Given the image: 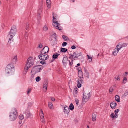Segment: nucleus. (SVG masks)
Wrapping results in <instances>:
<instances>
[{
  "instance_id": "nucleus-29",
  "label": "nucleus",
  "mask_w": 128,
  "mask_h": 128,
  "mask_svg": "<svg viewBox=\"0 0 128 128\" xmlns=\"http://www.w3.org/2000/svg\"><path fill=\"white\" fill-rule=\"evenodd\" d=\"M69 108L70 110H72L74 108V106L72 103H71L69 106Z\"/></svg>"
},
{
  "instance_id": "nucleus-26",
  "label": "nucleus",
  "mask_w": 128,
  "mask_h": 128,
  "mask_svg": "<svg viewBox=\"0 0 128 128\" xmlns=\"http://www.w3.org/2000/svg\"><path fill=\"white\" fill-rule=\"evenodd\" d=\"M78 88H76V89L74 91H73V94L74 95V96L75 97H76V95L77 93L78 92L77 91L76 89H77Z\"/></svg>"
},
{
  "instance_id": "nucleus-31",
  "label": "nucleus",
  "mask_w": 128,
  "mask_h": 128,
  "mask_svg": "<svg viewBox=\"0 0 128 128\" xmlns=\"http://www.w3.org/2000/svg\"><path fill=\"white\" fill-rule=\"evenodd\" d=\"M82 78H79L78 79V80L77 81V83H81L83 82V80L82 79Z\"/></svg>"
},
{
  "instance_id": "nucleus-6",
  "label": "nucleus",
  "mask_w": 128,
  "mask_h": 128,
  "mask_svg": "<svg viewBox=\"0 0 128 128\" xmlns=\"http://www.w3.org/2000/svg\"><path fill=\"white\" fill-rule=\"evenodd\" d=\"M42 66L40 65H38L36 66H34L31 70V72H33L34 74L40 72V70H42Z\"/></svg>"
},
{
  "instance_id": "nucleus-37",
  "label": "nucleus",
  "mask_w": 128,
  "mask_h": 128,
  "mask_svg": "<svg viewBox=\"0 0 128 128\" xmlns=\"http://www.w3.org/2000/svg\"><path fill=\"white\" fill-rule=\"evenodd\" d=\"M87 56L88 57V59L89 60V62H91L92 61V58L90 56H89L88 55H87Z\"/></svg>"
},
{
  "instance_id": "nucleus-40",
  "label": "nucleus",
  "mask_w": 128,
  "mask_h": 128,
  "mask_svg": "<svg viewBox=\"0 0 128 128\" xmlns=\"http://www.w3.org/2000/svg\"><path fill=\"white\" fill-rule=\"evenodd\" d=\"M127 78L126 77H124V79L123 80V82L124 84L126 82Z\"/></svg>"
},
{
  "instance_id": "nucleus-56",
  "label": "nucleus",
  "mask_w": 128,
  "mask_h": 128,
  "mask_svg": "<svg viewBox=\"0 0 128 128\" xmlns=\"http://www.w3.org/2000/svg\"><path fill=\"white\" fill-rule=\"evenodd\" d=\"M47 7L48 8H50V4H47Z\"/></svg>"
},
{
  "instance_id": "nucleus-59",
  "label": "nucleus",
  "mask_w": 128,
  "mask_h": 128,
  "mask_svg": "<svg viewBox=\"0 0 128 128\" xmlns=\"http://www.w3.org/2000/svg\"><path fill=\"white\" fill-rule=\"evenodd\" d=\"M34 76V75H33V74H32V76H31L32 78H33Z\"/></svg>"
},
{
  "instance_id": "nucleus-2",
  "label": "nucleus",
  "mask_w": 128,
  "mask_h": 128,
  "mask_svg": "<svg viewBox=\"0 0 128 128\" xmlns=\"http://www.w3.org/2000/svg\"><path fill=\"white\" fill-rule=\"evenodd\" d=\"M18 115V112L16 109L15 108H14L12 110V112L10 113V120L12 121L16 119Z\"/></svg>"
},
{
  "instance_id": "nucleus-8",
  "label": "nucleus",
  "mask_w": 128,
  "mask_h": 128,
  "mask_svg": "<svg viewBox=\"0 0 128 128\" xmlns=\"http://www.w3.org/2000/svg\"><path fill=\"white\" fill-rule=\"evenodd\" d=\"M39 59L42 60H46L48 59L49 56L47 54H41L38 56Z\"/></svg>"
},
{
  "instance_id": "nucleus-27",
  "label": "nucleus",
  "mask_w": 128,
  "mask_h": 128,
  "mask_svg": "<svg viewBox=\"0 0 128 128\" xmlns=\"http://www.w3.org/2000/svg\"><path fill=\"white\" fill-rule=\"evenodd\" d=\"M48 106L49 108L51 109H52L53 108L52 104L51 102H48Z\"/></svg>"
},
{
  "instance_id": "nucleus-3",
  "label": "nucleus",
  "mask_w": 128,
  "mask_h": 128,
  "mask_svg": "<svg viewBox=\"0 0 128 128\" xmlns=\"http://www.w3.org/2000/svg\"><path fill=\"white\" fill-rule=\"evenodd\" d=\"M53 13L52 14L53 19L52 21L53 23L52 25L53 26L55 27L57 29L59 30H62V28L61 27H59V26L60 25V24L58 23L57 21H54L56 19V18H55L56 17L57 15L56 14H54L53 12Z\"/></svg>"
},
{
  "instance_id": "nucleus-22",
  "label": "nucleus",
  "mask_w": 128,
  "mask_h": 128,
  "mask_svg": "<svg viewBox=\"0 0 128 128\" xmlns=\"http://www.w3.org/2000/svg\"><path fill=\"white\" fill-rule=\"evenodd\" d=\"M60 55V54H59L56 53L52 55V57L54 59H55L56 58L58 57V56Z\"/></svg>"
},
{
  "instance_id": "nucleus-1",
  "label": "nucleus",
  "mask_w": 128,
  "mask_h": 128,
  "mask_svg": "<svg viewBox=\"0 0 128 128\" xmlns=\"http://www.w3.org/2000/svg\"><path fill=\"white\" fill-rule=\"evenodd\" d=\"M16 26H12L10 30L9 34L7 36V38H8L9 40L8 43L10 44L11 43V40L13 36H14L16 33Z\"/></svg>"
},
{
  "instance_id": "nucleus-19",
  "label": "nucleus",
  "mask_w": 128,
  "mask_h": 128,
  "mask_svg": "<svg viewBox=\"0 0 128 128\" xmlns=\"http://www.w3.org/2000/svg\"><path fill=\"white\" fill-rule=\"evenodd\" d=\"M84 70L85 72V76L87 77L88 78H89V73L87 71L86 69L84 68Z\"/></svg>"
},
{
  "instance_id": "nucleus-13",
  "label": "nucleus",
  "mask_w": 128,
  "mask_h": 128,
  "mask_svg": "<svg viewBox=\"0 0 128 128\" xmlns=\"http://www.w3.org/2000/svg\"><path fill=\"white\" fill-rule=\"evenodd\" d=\"M116 103L115 102H110V106L112 108L114 109L116 107Z\"/></svg>"
},
{
  "instance_id": "nucleus-54",
  "label": "nucleus",
  "mask_w": 128,
  "mask_h": 128,
  "mask_svg": "<svg viewBox=\"0 0 128 128\" xmlns=\"http://www.w3.org/2000/svg\"><path fill=\"white\" fill-rule=\"evenodd\" d=\"M51 99L52 101H54L55 100V98H51Z\"/></svg>"
},
{
  "instance_id": "nucleus-55",
  "label": "nucleus",
  "mask_w": 128,
  "mask_h": 128,
  "mask_svg": "<svg viewBox=\"0 0 128 128\" xmlns=\"http://www.w3.org/2000/svg\"><path fill=\"white\" fill-rule=\"evenodd\" d=\"M28 35V34H27L26 33V34L25 35V38H26V37H27Z\"/></svg>"
},
{
  "instance_id": "nucleus-63",
  "label": "nucleus",
  "mask_w": 128,
  "mask_h": 128,
  "mask_svg": "<svg viewBox=\"0 0 128 128\" xmlns=\"http://www.w3.org/2000/svg\"><path fill=\"white\" fill-rule=\"evenodd\" d=\"M75 0H72V2H74L75 1Z\"/></svg>"
},
{
  "instance_id": "nucleus-30",
  "label": "nucleus",
  "mask_w": 128,
  "mask_h": 128,
  "mask_svg": "<svg viewBox=\"0 0 128 128\" xmlns=\"http://www.w3.org/2000/svg\"><path fill=\"white\" fill-rule=\"evenodd\" d=\"M68 50L67 49L64 48H60V51L62 52H66Z\"/></svg>"
},
{
  "instance_id": "nucleus-57",
  "label": "nucleus",
  "mask_w": 128,
  "mask_h": 128,
  "mask_svg": "<svg viewBox=\"0 0 128 128\" xmlns=\"http://www.w3.org/2000/svg\"><path fill=\"white\" fill-rule=\"evenodd\" d=\"M38 17L39 18H40V14H38Z\"/></svg>"
},
{
  "instance_id": "nucleus-24",
  "label": "nucleus",
  "mask_w": 128,
  "mask_h": 128,
  "mask_svg": "<svg viewBox=\"0 0 128 128\" xmlns=\"http://www.w3.org/2000/svg\"><path fill=\"white\" fill-rule=\"evenodd\" d=\"M115 100L118 102H120V97L118 95H116L115 96Z\"/></svg>"
},
{
  "instance_id": "nucleus-4",
  "label": "nucleus",
  "mask_w": 128,
  "mask_h": 128,
  "mask_svg": "<svg viewBox=\"0 0 128 128\" xmlns=\"http://www.w3.org/2000/svg\"><path fill=\"white\" fill-rule=\"evenodd\" d=\"M14 68V64L12 63L8 64L6 68L5 72L8 74H12V70Z\"/></svg>"
},
{
  "instance_id": "nucleus-15",
  "label": "nucleus",
  "mask_w": 128,
  "mask_h": 128,
  "mask_svg": "<svg viewBox=\"0 0 128 128\" xmlns=\"http://www.w3.org/2000/svg\"><path fill=\"white\" fill-rule=\"evenodd\" d=\"M41 112L40 114V118H41V119L42 121V122H43V120H44V114L43 112H42V110H41Z\"/></svg>"
},
{
  "instance_id": "nucleus-36",
  "label": "nucleus",
  "mask_w": 128,
  "mask_h": 128,
  "mask_svg": "<svg viewBox=\"0 0 128 128\" xmlns=\"http://www.w3.org/2000/svg\"><path fill=\"white\" fill-rule=\"evenodd\" d=\"M128 95V91L126 90L124 94L123 95V96H125Z\"/></svg>"
},
{
  "instance_id": "nucleus-45",
  "label": "nucleus",
  "mask_w": 128,
  "mask_h": 128,
  "mask_svg": "<svg viewBox=\"0 0 128 128\" xmlns=\"http://www.w3.org/2000/svg\"><path fill=\"white\" fill-rule=\"evenodd\" d=\"M42 45L41 44H40L38 45V48H42Z\"/></svg>"
},
{
  "instance_id": "nucleus-16",
  "label": "nucleus",
  "mask_w": 128,
  "mask_h": 128,
  "mask_svg": "<svg viewBox=\"0 0 128 128\" xmlns=\"http://www.w3.org/2000/svg\"><path fill=\"white\" fill-rule=\"evenodd\" d=\"M118 49H117L116 48L112 52V55L115 56L117 54L119 51Z\"/></svg>"
},
{
  "instance_id": "nucleus-50",
  "label": "nucleus",
  "mask_w": 128,
  "mask_h": 128,
  "mask_svg": "<svg viewBox=\"0 0 128 128\" xmlns=\"http://www.w3.org/2000/svg\"><path fill=\"white\" fill-rule=\"evenodd\" d=\"M125 74H124V76L126 77V76L127 75V74H128V72H125Z\"/></svg>"
},
{
  "instance_id": "nucleus-12",
  "label": "nucleus",
  "mask_w": 128,
  "mask_h": 128,
  "mask_svg": "<svg viewBox=\"0 0 128 128\" xmlns=\"http://www.w3.org/2000/svg\"><path fill=\"white\" fill-rule=\"evenodd\" d=\"M48 84V80H46L43 82V89L45 88L46 91L47 89Z\"/></svg>"
},
{
  "instance_id": "nucleus-46",
  "label": "nucleus",
  "mask_w": 128,
  "mask_h": 128,
  "mask_svg": "<svg viewBox=\"0 0 128 128\" xmlns=\"http://www.w3.org/2000/svg\"><path fill=\"white\" fill-rule=\"evenodd\" d=\"M29 24L28 23H26V29L27 30V28H28L29 27Z\"/></svg>"
},
{
  "instance_id": "nucleus-62",
  "label": "nucleus",
  "mask_w": 128,
  "mask_h": 128,
  "mask_svg": "<svg viewBox=\"0 0 128 128\" xmlns=\"http://www.w3.org/2000/svg\"><path fill=\"white\" fill-rule=\"evenodd\" d=\"M115 115H114V116H117V114L116 113H115Z\"/></svg>"
},
{
  "instance_id": "nucleus-64",
  "label": "nucleus",
  "mask_w": 128,
  "mask_h": 128,
  "mask_svg": "<svg viewBox=\"0 0 128 128\" xmlns=\"http://www.w3.org/2000/svg\"><path fill=\"white\" fill-rule=\"evenodd\" d=\"M86 128H90L89 126H87V127Z\"/></svg>"
},
{
  "instance_id": "nucleus-10",
  "label": "nucleus",
  "mask_w": 128,
  "mask_h": 128,
  "mask_svg": "<svg viewBox=\"0 0 128 128\" xmlns=\"http://www.w3.org/2000/svg\"><path fill=\"white\" fill-rule=\"evenodd\" d=\"M49 51V48L47 46H45L40 51V54H45L48 53Z\"/></svg>"
},
{
  "instance_id": "nucleus-14",
  "label": "nucleus",
  "mask_w": 128,
  "mask_h": 128,
  "mask_svg": "<svg viewBox=\"0 0 128 128\" xmlns=\"http://www.w3.org/2000/svg\"><path fill=\"white\" fill-rule=\"evenodd\" d=\"M64 113L66 114H68L70 112V110L68 106H65L64 107Z\"/></svg>"
},
{
  "instance_id": "nucleus-23",
  "label": "nucleus",
  "mask_w": 128,
  "mask_h": 128,
  "mask_svg": "<svg viewBox=\"0 0 128 128\" xmlns=\"http://www.w3.org/2000/svg\"><path fill=\"white\" fill-rule=\"evenodd\" d=\"M122 47V44H120V43L118 44V45L116 47V48L117 49H118L119 50Z\"/></svg>"
},
{
  "instance_id": "nucleus-42",
  "label": "nucleus",
  "mask_w": 128,
  "mask_h": 128,
  "mask_svg": "<svg viewBox=\"0 0 128 128\" xmlns=\"http://www.w3.org/2000/svg\"><path fill=\"white\" fill-rule=\"evenodd\" d=\"M67 44V43L66 42H63L62 44V46H66Z\"/></svg>"
},
{
  "instance_id": "nucleus-32",
  "label": "nucleus",
  "mask_w": 128,
  "mask_h": 128,
  "mask_svg": "<svg viewBox=\"0 0 128 128\" xmlns=\"http://www.w3.org/2000/svg\"><path fill=\"white\" fill-rule=\"evenodd\" d=\"M110 116L111 118H116L118 117L117 116H114V114L113 113H111L110 115Z\"/></svg>"
},
{
  "instance_id": "nucleus-51",
  "label": "nucleus",
  "mask_w": 128,
  "mask_h": 128,
  "mask_svg": "<svg viewBox=\"0 0 128 128\" xmlns=\"http://www.w3.org/2000/svg\"><path fill=\"white\" fill-rule=\"evenodd\" d=\"M119 110H120L119 109H117L114 111V112L115 113H116L117 112H118L119 111Z\"/></svg>"
},
{
  "instance_id": "nucleus-38",
  "label": "nucleus",
  "mask_w": 128,
  "mask_h": 128,
  "mask_svg": "<svg viewBox=\"0 0 128 128\" xmlns=\"http://www.w3.org/2000/svg\"><path fill=\"white\" fill-rule=\"evenodd\" d=\"M48 30V28L46 25H45L43 28V30H44L46 31Z\"/></svg>"
},
{
  "instance_id": "nucleus-20",
  "label": "nucleus",
  "mask_w": 128,
  "mask_h": 128,
  "mask_svg": "<svg viewBox=\"0 0 128 128\" xmlns=\"http://www.w3.org/2000/svg\"><path fill=\"white\" fill-rule=\"evenodd\" d=\"M78 76L80 78H83V73L82 71L78 72Z\"/></svg>"
},
{
  "instance_id": "nucleus-44",
  "label": "nucleus",
  "mask_w": 128,
  "mask_h": 128,
  "mask_svg": "<svg viewBox=\"0 0 128 128\" xmlns=\"http://www.w3.org/2000/svg\"><path fill=\"white\" fill-rule=\"evenodd\" d=\"M75 100L76 101V104L77 105H78V99L77 98H76L75 99Z\"/></svg>"
},
{
  "instance_id": "nucleus-34",
  "label": "nucleus",
  "mask_w": 128,
  "mask_h": 128,
  "mask_svg": "<svg viewBox=\"0 0 128 128\" xmlns=\"http://www.w3.org/2000/svg\"><path fill=\"white\" fill-rule=\"evenodd\" d=\"M18 118L19 119L21 120H22L24 119V115L22 114H20Z\"/></svg>"
},
{
  "instance_id": "nucleus-47",
  "label": "nucleus",
  "mask_w": 128,
  "mask_h": 128,
  "mask_svg": "<svg viewBox=\"0 0 128 128\" xmlns=\"http://www.w3.org/2000/svg\"><path fill=\"white\" fill-rule=\"evenodd\" d=\"M78 84H77L78 87V88H80L81 86V85L80 83H78Z\"/></svg>"
},
{
  "instance_id": "nucleus-5",
  "label": "nucleus",
  "mask_w": 128,
  "mask_h": 128,
  "mask_svg": "<svg viewBox=\"0 0 128 128\" xmlns=\"http://www.w3.org/2000/svg\"><path fill=\"white\" fill-rule=\"evenodd\" d=\"M27 62L26 64L24 70V73L26 74L28 72V69L33 64L31 62V61L30 60V58L27 59Z\"/></svg>"
},
{
  "instance_id": "nucleus-48",
  "label": "nucleus",
  "mask_w": 128,
  "mask_h": 128,
  "mask_svg": "<svg viewBox=\"0 0 128 128\" xmlns=\"http://www.w3.org/2000/svg\"><path fill=\"white\" fill-rule=\"evenodd\" d=\"M40 63L41 64H42V65H44V64H46V62L45 61L44 62V61H41L40 62Z\"/></svg>"
},
{
  "instance_id": "nucleus-61",
  "label": "nucleus",
  "mask_w": 128,
  "mask_h": 128,
  "mask_svg": "<svg viewBox=\"0 0 128 128\" xmlns=\"http://www.w3.org/2000/svg\"><path fill=\"white\" fill-rule=\"evenodd\" d=\"M80 65V64L79 63L78 64H77V65L78 66H79Z\"/></svg>"
},
{
  "instance_id": "nucleus-58",
  "label": "nucleus",
  "mask_w": 128,
  "mask_h": 128,
  "mask_svg": "<svg viewBox=\"0 0 128 128\" xmlns=\"http://www.w3.org/2000/svg\"><path fill=\"white\" fill-rule=\"evenodd\" d=\"M21 123H22V121L21 120H20V121H19V124H21Z\"/></svg>"
},
{
  "instance_id": "nucleus-39",
  "label": "nucleus",
  "mask_w": 128,
  "mask_h": 128,
  "mask_svg": "<svg viewBox=\"0 0 128 128\" xmlns=\"http://www.w3.org/2000/svg\"><path fill=\"white\" fill-rule=\"evenodd\" d=\"M114 78L118 80H120V78L119 76H116Z\"/></svg>"
},
{
  "instance_id": "nucleus-21",
  "label": "nucleus",
  "mask_w": 128,
  "mask_h": 128,
  "mask_svg": "<svg viewBox=\"0 0 128 128\" xmlns=\"http://www.w3.org/2000/svg\"><path fill=\"white\" fill-rule=\"evenodd\" d=\"M116 87L115 85H113L110 88L109 90L110 92H113L114 89L116 88Z\"/></svg>"
},
{
  "instance_id": "nucleus-17",
  "label": "nucleus",
  "mask_w": 128,
  "mask_h": 128,
  "mask_svg": "<svg viewBox=\"0 0 128 128\" xmlns=\"http://www.w3.org/2000/svg\"><path fill=\"white\" fill-rule=\"evenodd\" d=\"M24 114L25 115L26 118H28L30 115V112L28 111H27L25 113H24Z\"/></svg>"
},
{
  "instance_id": "nucleus-28",
  "label": "nucleus",
  "mask_w": 128,
  "mask_h": 128,
  "mask_svg": "<svg viewBox=\"0 0 128 128\" xmlns=\"http://www.w3.org/2000/svg\"><path fill=\"white\" fill-rule=\"evenodd\" d=\"M62 38H63L64 40L65 41H66L67 40H69V39L68 37L64 35H63L62 36Z\"/></svg>"
},
{
  "instance_id": "nucleus-18",
  "label": "nucleus",
  "mask_w": 128,
  "mask_h": 128,
  "mask_svg": "<svg viewBox=\"0 0 128 128\" xmlns=\"http://www.w3.org/2000/svg\"><path fill=\"white\" fill-rule=\"evenodd\" d=\"M96 114L94 113L92 115V120L94 122L95 121L96 119Z\"/></svg>"
},
{
  "instance_id": "nucleus-9",
  "label": "nucleus",
  "mask_w": 128,
  "mask_h": 128,
  "mask_svg": "<svg viewBox=\"0 0 128 128\" xmlns=\"http://www.w3.org/2000/svg\"><path fill=\"white\" fill-rule=\"evenodd\" d=\"M82 54L81 52H79L78 51L74 52L73 53V55L71 54L72 57H74V59L75 58H77L78 57L81 56Z\"/></svg>"
},
{
  "instance_id": "nucleus-43",
  "label": "nucleus",
  "mask_w": 128,
  "mask_h": 128,
  "mask_svg": "<svg viewBox=\"0 0 128 128\" xmlns=\"http://www.w3.org/2000/svg\"><path fill=\"white\" fill-rule=\"evenodd\" d=\"M31 90V88H28V90L27 92V94L28 96Z\"/></svg>"
},
{
  "instance_id": "nucleus-60",
  "label": "nucleus",
  "mask_w": 128,
  "mask_h": 128,
  "mask_svg": "<svg viewBox=\"0 0 128 128\" xmlns=\"http://www.w3.org/2000/svg\"><path fill=\"white\" fill-rule=\"evenodd\" d=\"M49 1H49V0H48V1H47V0H46V3H47V4H48V2H49Z\"/></svg>"
},
{
  "instance_id": "nucleus-52",
  "label": "nucleus",
  "mask_w": 128,
  "mask_h": 128,
  "mask_svg": "<svg viewBox=\"0 0 128 128\" xmlns=\"http://www.w3.org/2000/svg\"><path fill=\"white\" fill-rule=\"evenodd\" d=\"M78 72H80L81 70V68L80 67H79L78 68Z\"/></svg>"
},
{
  "instance_id": "nucleus-25",
  "label": "nucleus",
  "mask_w": 128,
  "mask_h": 128,
  "mask_svg": "<svg viewBox=\"0 0 128 128\" xmlns=\"http://www.w3.org/2000/svg\"><path fill=\"white\" fill-rule=\"evenodd\" d=\"M68 60V58L66 57H64L62 60V62L64 64H66Z\"/></svg>"
},
{
  "instance_id": "nucleus-7",
  "label": "nucleus",
  "mask_w": 128,
  "mask_h": 128,
  "mask_svg": "<svg viewBox=\"0 0 128 128\" xmlns=\"http://www.w3.org/2000/svg\"><path fill=\"white\" fill-rule=\"evenodd\" d=\"M83 98L82 99V101L84 102H87L89 99L90 97L91 96L90 92H89L88 94H86V93H84V92H83Z\"/></svg>"
},
{
  "instance_id": "nucleus-35",
  "label": "nucleus",
  "mask_w": 128,
  "mask_h": 128,
  "mask_svg": "<svg viewBox=\"0 0 128 128\" xmlns=\"http://www.w3.org/2000/svg\"><path fill=\"white\" fill-rule=\"evenodd\" d=\"M40 80V78L39 76H37L36 78V82H38Z\"/></svg>"
},
{
  "instance_id": "nucleus-41",
  "label": "nucleus",
  "mask_w": 128,
  "mask_h": 128,
  "mask_svg": "<svg viewBox=\"0 0 128 128\" xmlns=\"http://www.w3.org/2000/svg\"><path fill=\"white\" fill-rule=\"evenodd\" d=\"M127 44L126 43H123L122 44V47H126L127 46Z\"/></svg>"
},
{
  "instance_id": "nucleus-53",
  "label": "nucleus",
  "mask_w": 128,
  "mask_h": 128,
  "mask_svg": "<svg viewBox=\"0 0 128 128\" xmlns=\"http://www.w3.org/2000/svg\"><path fill=\"white\" fill-rule=\"evenodd\" d=\"M17 58V57L16 56H15L14 57V58H13V60H16Z\"/></svg>"
},
{
  "instance_id": "nucleus-33",
  "label": "nucleus",
  "mask_w": 128,
  "mask_h": 128,
  "mask_svg": "<svg viewBox=\"0 0 128 128\" xmlns=\"http://www.w3.org/2000/svg\"><path fill=\"white\" fill-rule=\"evenodd\" d=\"M75 59H74V58H72L71 62H70V60H68L69 63V64L70 66H71L73 64V62L74 60Z\"/></svg>"
},
{
  "instance_id": "nucleus-49",
  "label": "nucleus",
  "mask_w": 128,
  "mask_h": 128,
  "mask_svg": "<svg viewBox=\"0 0 128 128\" xmlns=\"http://www.w3.org/2000/svg\"><path fill=\"white\" fill-rule=\"evenodd\" d=\"M71 48L72 49H74L76 48V47L75 46L73 45L71 47Z\"/></svg>"
},
{
  "instance_id": "nucleus-11",
  "label": "nucleus",
  "mask_w": 128,
  "mask_h": 128,
  "mask_svg": "<svg viewBox=\"0 0 128 128\" xmlns=\"http://www.w3.org/2000/svg\"><path fill=\"white\" fill-rule=\"evenodd\" d=\"M56 34L55 33L52 34L50 36V41H52L54 38L55 40H56Z\"/></svg>"
}]
</instances>
